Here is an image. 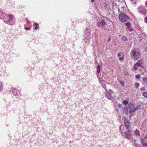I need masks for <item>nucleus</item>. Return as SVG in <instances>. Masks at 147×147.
<instances>
[{
    "label": "nucleus",
    "instance_id": "1",
    "mask_svg": "<svg viewBox=\"0 0 147 147\" xmlns=\"http://www.w3.org/2000/svg\"><path fill=\"white\" fill-rule=\"evenodd\" d=\"M119 18L121 22H125L127 21V19H129V17L125 13L123 12H120L119 15Z\"/></svg>",
    "mask_w": 147,
    "mask_h": 147
},
{
    "label": "nucleus",
    "instance_id": "2",
    "mask_svg": "<svg viewBox=\"0 0 147 147\" xmlns=\"http://www.w3.org/2000/svg\"><path fill=\"white\" fill-rule=\"evenodd\" d=\"M140 54L139 52L138 51H136L135 50H132L131 51V55L133 58L137 60Z\"/></svg>",
    "mask_w": 147,
    "mask_h": 147
},
{
    "label": "nucleus",
    "instance_id": "3",
    "mask_svg": "<svg viewBox=\"0 0 147 147\" xmlns=\"http://www.w3.org/2000/svg\"><path fill=\"white\" fill-rule=\"evenodd\" d=\"M12 19V15H5L4 17V22L8 24V22H9Z\"/></svg>",
    "mask_w": 147,
    "mask_h": 147
},
{
    "label": "nucleus",
    "instance_id": "4",
    "mask_svg": "<svg viewBox=\"0 0 147 147\" xmlns=\"http://www.w3.org/2000/svg\"><path fill=\"white\" fill-rule=\"evenodd\" d=\"M134 107V106L133 105L131 104H128V108L129 109H130V110L129 111V113L130 114H131L134 112L136 111L135 109L134 108L133 109H132V108Z\"/></svg>",
    "mask_w": 147,
    "mask_h": 147
},
{
    "label": "nucleus",
    "instance_id": "5",
    "mask_svg": "<svg viewBox=\"0 0 147 147\" xmlns=\"http://www.w3.org/2000/svg\"><path fill=\"white\" fill-rule=\"evenodd\" d=\"M98 24L102 26L103 28H105L107 25V23L104 20H101L98 23Z\"/></svg>",
    "mask_w": 147,
    "mask_h": 147
},
{
    "label": "nucleus",
    "instance_id": "6",
    "mask_svg": "<svg viewBox=\"0 0 147 147\" xmlns=\"http://www.w3.org/2000/svg\"><path fill=\"white\" fill-rule=\"evenodd\" d=\"M143 63V61L142 60H138L136 63L135 64L136 65H137V66L141 67L142 66Z\"/></svg>",
    "mask_w": 147,
    "mask_h": 147
},
{
    "label": "nucleus",
    "instance_id": "7",
    "mask_svg": "<svg viewBox=\"0 0 147 147\" xmlns=\"http://www.w3.org/2000/svg\"><path fill=\"white\" fill-rule=\"evenodd\" d=\"M124 121L125 125L127 127L129 126L128 120L126 118H124Z\"/></svg>",
    "mask_w": 147,
    "mask_h": 147
},
{
    "label": "nucleus",
    "instance_id": "8",
    "mask_svg": "<svg viewBox=\"0 0 147 147\" xmlns=\"http://www.w3.org/2000/svg\"><path fill=\"white\" fill-rule=\"evenodd\" d=\"M119 57H120L119 59L120 60H122L124 59V55L122 53H119L118 54Z\"/></svg>",
    "mask_w": 147,
    "mask_h": 147
},
{
    "label": "nucleus",
    "instance_id": "9",
    "mask_svg": "<svg viewBox=\"0 0 147 147\" xmlns=\"http://www.w3.org/2000/svg\"><path fill=\"white\" fill-rule=\"evenodd\" d=\"M125 138L129 139L131 136V134L128 132H125Z\"/></svg>",
    "mask_w": 147,
    "mask_h": 147
},
{
    "label": "nucleus",
    "instance_id": "10",
    "mask_svg": "<svg viewBox=\"0 0 147 147\" xmlns=\"http://www.w3.org/2000/svg\"><path fill=\"white\" fill-rule=\"evenodd\" d=\"M105 95L108 98L110 99L111 98V94L107 90L105 93Z\"/></svg>",
    "mask_w": 147,
    "mask_h": 147
},
{
    "label": "nucleus",
    "instance_id": "11",
    "mask_svg": "<svg viewBox=\"0 0 147 147\" xmlns=\"http://www.w3.org/2000/svg\"><path fill=\"white\" fill-rule=\"evenodd\" d=\"M134 133L136 136H139L140 135V133L139 131L138 130H136L134 131Z\"/></svg>",
    "mask_w": 147,
    "mask_h": 147
},
{
    "label": "nucleus",
    "instance_id": "12",
    "mask_svg": "<svg viewBox=\"0 0 147 147\" xmlns=\"http://www.w3.org/2000/svg\"><path fill=\"white\" fill-rule=\"evenodd\" d=\"M100 82L101 84H102V87L106 90H107V88L106 87V84L105 83H102L101 82Z\"/></svg>",
    "mask_w": 147,
    "mask_h": 147
},
{
    "label": "nucleus",
    "instance_id": "13",
    "mask_svg": "<svg viewBox=\"0 0 147 147\" xmlns=\"http://www.w3.org/2000/svg\"><path fill=\"white\" fill-rule=\"evenodd\" d=\"M129 102L128 100H125L123 101V104L124 105H127V104Z\"/></svg>",
    "mask_w": 147,
    "mask_h": 147
},
{
    "label": "nucleus",
    "instance_id": "14",
    "mask_svg": "<svg viewBox=\"0 0 147 147\" xmlns=\"http://www.w3.org/2000/svg\"><path fill=\"white\" fill-rule=\"evenodd\" d=\"M140 107H141L140 105H138L136 106L135 108H134V109L136 111L137 110H140Z\"/></svg>",
    "mask_w": 147,
    "mask_h": 147
},
{
    "label": "nucleus",
    "instance_id": "15",
    "mask_svg": "<svg viewBox=\"0 0 147 147\" xmlns=\"http://www.w3.org/2000/svg\"><path fill=\"white\" fill-rule=\"evenodd\" d=\"M100 65H98L97 67V72L99 73L100 72Z\"/></svg>",
    "mask_w": 147,
    "mask_h": 147
},
{
    "label": "nucleus",
    "instance_id": "16",
    "mask_svg": "<svg viewBox=\"0 0 147 147\" xmlns=\"http://www.w3.org/2000/svg\"><path fill=\"white\" fill-rule=\"evenodd\" d=\"M143 147H147V142L142 143Z\"/></svg>",
    "mask_w": 147,
    "mask_h": 147
},
{
    "label": "nucleus",
    "instance_id": "17",
    "mask_svg": "<svg viewBox=\"0 0 147 147\" xmlns=\"http://www.w3.org/2000/svg\"><path fill=\"white\" fill-rule=\"evenodd\" d=\"M134 85H135V87L136 88H137L139 86L140 84L138 82H137V83H136Z\"/></svg>",
    "mask_w": 147,
    "mask_h": 147
},
{
    "label": "nucleus",
    "instance_id": "18",
    "mask_svg": "<svg viewBox=\"0 0 147 147\" xmlns=\"http://www.w3.org/2000/svg\"><path fill=\"white\" fill-rule=\"evenodd\" d=\"M119 83L122 85L123 87L125 86V82L123 81H121Z\"/></svg>",
    "mask_w": 147,
    "mask_h": 147
},
{
    "label": "nucleus",
    "instance_id": "19",
    "mask_svg": "<svg viewBox=\"0 0 147 147\" xmlns=\"http://www.w3.org/2000/svg\"><path fill=\"white\" fill-rule=\"evenodd\" d=\"M125 26H127L128 27H130V24L129 22H128L127 23H125Z\"/></svg>",
    "mask_w": 147,
    "mask_h": 147
},
{
    "label": "nucleus",
    "instance_id": "20",
    "mask_svg": "<svg viewBox=\"0 0 147 147\" xmlns=\"http://www.w3.org/2000/svg\"><path fill=\"white\" fill-rule=\"evenodd\" d=\"M122 40L124 41H126L127 40L126 38L124 36L122 37Z\"/></svg>",
    "mask_w": 147,
    "mask_h": 147
},
{
    "label": "nucleus",
    "instance_id": "21",
    "mask_svg": "<svg viewBox=\"0 0 147 147\" xmlns=\"http://www.w3.org/2000/svg\"><path fill=\"white\" fill-rule=\"evenodd\" d=\"M140 75L139 74H138L136 76V79H138L140 78Z\"/></svg>",
    "mask_w": 147,
    "mask_h": 147
},
{
    "label": "nucleus",
    "instance_id": "22",
    "mask_svg": "<svg viewBox=\"0 0 147 147\" xmlns=\"http://www.w3.org/2000/svg\"><path fill=\"white\" fill-rule=\"evenodd\" d=\"M3 88V86L1 83H0V91L2 90Z\"/></svg>",
    "mask_w": 147,
    "mask_h": 147
},
{
    "label": "nucleus",
    "instance_id": "23",
    "mask_svg": "<svg viewBox=\"0 0 147 147\" xmlns=\"http://www.w3.org/2000/svg\"><path fill=\"white\" fill-rule=\"evenodd\" d=\"M143 95L145 97H147V93L146 92H144L143 93Z\"/></svg>",
    "mask_w": 147,
    "mask_h": 147
},
{
    "label": "nucleus",
    "instance_id": "24",
    "mask_svg": "<svg viewBox=\"0 0 147 147\" xmlns=\"http://www.w3.org/2000/svg\"><path fill=\"white\" fill-rule=\"evenodd\" d=\"M143 80L144 82L146 83H147V78H144L143 79Z\"/></svg>",
    "mask_w": 147,
    "mask_h": 147
},
{
    "label": "nucleus",
    "instance_id": "25",
    "mask_svg": "<svg viewBox=\"0 0 147 147\" xmlns=\"http://www.w3.org/2000/svg\"><path fill=\"white\" fill-rule=\"evenodd\" d=\"M137 65H136V64H135L134 66V69L135 70H137L138 69V67H137Z\"/></svg>",
    "mask_w": 147,
    "mask_h": 147
},
{
    "label": "nucleus",
    "instance_id": "26",
    "mask_svg": "<svg viewBox=\"0 0 147 147\" xmlns=\"http://www.w3.org/2000/svg\"><path fill=\"white\" fill-rule=\"evenodd\" d=\"M123 73L125 75H129L128 73L126 71H124L123 72Z\"/></svg>",
    "mask_w": 147,
    "mask_h": 147
},
{
    "label": "nucleus",
    "instance_id": "27",
    "mask_svg": "<svg viewBox=\"0 0 147 147\" xmlns=\"http://www.w3.org/2000/svg\"><path fill=\"white\" fill-rule=\"evenodd\" d=\"M25 29L27 30H29L30 29V28H29V27H25Z\"/></svg>",
    "mask_w": 147,
    "mask_h": 147
},
{
    "label": "nucleus",
    "instance_id": "28",
    "mask_svg": "<svg viewBox=\"0 0 147 147\" xmlns=\"http://www.w3.org/2000/svg\"><path fill=\"white\" fill-rule=\"evenodd\" d=\"M92 2H93L94 1V0H90Z\"/></svg>",
    "mask_w": 147,
    "mask_h": 147
},
{
    "label": "nucleus",
    "instance_id": "29",
    "mask_svg": "<svg viewBox=\"0 0 147 147\" xmlns=\"http://www.w3.org/2000/svg\"><path fill=\"white\" fill-rule=\"evenodd\" d=\"M34 25L35 26H37V25H38V24H37V23H34Z\"/></svg>",
    "mask_w": 147,
    "mask_h": 147
},
{
    "label": "nucleus",
    "instance_id": "30",
    "mask_svg": "<svg viewBox=\"0 0 147 147\" xmlns=\"http://www.w3.org/2000/svg\"><path fill=\"white\" fill-rule=\"evenodd\" d=\"M38 28V26H36V27H35V29H37Z\"/></svg>",
    "mask_w": 147,
    "mask_h": 147
},
{
    "label": "nucleus",
    "instance_id": "31",
    "mask_svg": "<svg viewBox=\"0 0 147 147\" xmlns=\"http://www.w3.org/2000/svg\"><path fill=\"white\" fill-rule=\"evenodd\" d=\"M111 40V38H109L108 40V42H109Z\"/></svg>",
    "mask_w": 147,
    "mask_h": 147
},
{
    "label": "nucleus",
    "instance_id": "32",
    "mask_svg": "<svg viewBox=\"0 0 147 147\" xmlns=\"http://www.w3.org/2000/svg\"><path fill=\"white\" fill-rule=\"evenodd\" d=\"M118 11H119H119H120V9H119V8H118Z\"/></svg>",
    "mask_w": 147,
    "mask_h": 147
},
{
    "label": "nucleus",
    "instance_id": "33",
    "mask_svg": "<svg viewBox=\"0 0 147 147\" xmlns=\"http://www.w3.org/2000/svg\"><path fill=\"white\" fill-rule=\"evenodd\" d=\"M130 31H132V29L131 28L130 29Z\"/></svg>",
    "mask_w": 147,
    "mask_h": 147
},
{
    "label": "nucleus",
    "instance_id": "34",
    "mask_svg": "<svg viewBox=\"0 0 147 147\" xmlns=\"http://www.w3.org/2000/svg\"><path fill=\"white\" fill-rule=\"evenodd\" d=\"M146 19H147V16L145 18V20H146Z\"/></svg>",
    "mask_w": 147,
    "mask_h": 147
},
{
    "label": "nucleus",
    "instance_id": "35",
    "mask_svg": "<svg viewBox=\"0 0 147 147\" xmlns=\"http://www.w3.org/2000/svg\"><path fill=\"white\" fill-rule=\"evenodd\" d=\"M146 20V22L147 23V19L146 20Z\"/></svg>",
    "mask_w": 147,
    "mask_h": 147
},
{
    "label": "nucleus",
    "instance_id": "36",
    "mask_svg": "<svg viewBox=\"0 0 147 147\" xmlns=\"http://www.w3.org/2000/svg\"><path fill=\"white\" fill-rule=\"evenodd\" d=\"M145 49H146V50H147V48L146 47V48H145Z\"/></svg>",
    "mask_w": 147,
    "mask_h": 147
},
{
    "label": "nucleus",
    "instance_id": "37",
    "mask_svg": "<svg viewBox=\"0 0 147 147\" xmlns=\"http://www.w3.org/2000/svg\"><path fill=\"white\" fill-rule=\"evenodd\" d=\"M135 146L136 147H137V146L135 144Z\"/></svg>",
    "mask_w": 147,
    "mask_h": 147
}]
</instances>
